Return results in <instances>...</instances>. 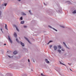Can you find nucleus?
Returning <instances> with one entry per match:
<instances>
[{
    "label": "nucleus",
    "instance_id": "f257e3e1",
    "mask_svg": "<svg viewBox=\"0 0 76 76\" xmlns=\"http://www.w3.org/2000/svg\"><path fill=\"white\" fill-rule=\"evenodd\" d=\"M8 39H9V41L10 42H11V43H12V41L10 39V37H9V36H8Z\"/></svg>",
    "mask_w": 76,
    "mask_h": 76
},
{
    "label": "nucleus",
    "instance_id": "f03ea898",
    "mask_svg": "<svg viewBox=\"0 0 76 76\" xmlns=\"http://www.w3.org/2000/svg\"><path fill=\"white\" fill-rule=\"evenodd\" d=\"M20 42L21 45L22 47H24V46H25V45H24V43H22L21 42Z\"/></svg>",
    "mask_w": 76,
    "mask_h": 76
},
{
    "label": "nucleus",
    "instance_id": "7ed1b4c3",
    "mask_svg": "<svg viewBox=\"0 0 76 76\" xmlns=\"http://www.w3.org/2000/svg\"><path fill=\"white\" fill-rule=\"evenodd\" d=\"M24 38H25V39H26V40H27V41H28V42H29V43H30V42H29V40H28V39L26 37H24Z\"/></svg>",
    "mask_w": 76,
    "mask_h": 76
},
{
    "label": "nucleus",
    "instance_id": "20e7f679",
    "mask_svg": "<svg viewBox=\"0 0 76 76\" xmlns=\"http://www.w3.org/2000/svg\"><path fill=\"white\" fill-rule=\"evenodd\" d=\"M14 35L15 37V38H16L17 37V34H16L15 33H14Z\"/></svg>",
    "mask_w": 76,
    "mask_h": 76
},
{
    "label": "nucleus",
    "instance_id": "39448f33",
    "mask_svg": "<svg viewBox=\"0 0 76 76\" xmlns=\"http://www.w3.org/2000/svg\"><path fill=\"white\" fill-rule=\"evenodd\" d=\"M5 27L6 29L7 30H8V29H7V24H5Z\"/></svg>",
    "mask_w": 76,
    "mask_h": 76
},
{
    "label": "nucleus",
    "instance_id": "423d86ee",
    "mask_svg": "<svg viewBox=\"0 0 76 76\" xmlns=\"http://www.w3.org/2000/svg\"><path fill=\"white\" fill-rule=\"evenodd\" d=\"M54 48L55 50H56L57 49V48L56 47V46H54Z\"/></svg>",
    "mask_w": 76,
    "mask_h": 76
},
{
    "label": "nucleus",
    "instance_id": "0eeeda50",
    "mask_svg": "<svg viewBox=\"0 0 76 76\" xmlns=\"http://www.w3.org/2000/svg\"><path fill=\"white\" fill-rule=\"evenodd\" d=\"M14 26H15V27L16 28V29L17 30V31H19V29H18V28L16 27V25H14Z\"/></svg>",
    "mask_w": 76,
    "mask_h": 76
},
{
    "label": "nucleus",
    "instance_id": "6e6552de",
    "mask_svg": "<svg viewBox=\"0 0 76 76\" xmlns=\"http://www.w3.org/2000/svg\"><path fill=\"white\" fill-rule=\"evenodd\" d=\"M63 44H64V46H65V47H66V48H67V45H66V44L65 43H64V42H63Z\"/></svg>",
    "mask_w": 76,
    "mask_h": 76
},
{
    "label": "nucleus",
    "instance_id": "1a4fd4ad",
    "mask_svg": "<svg viewBox=\"0 0 76 76\" xmlns=\"http://www.w3.org/2000/svg\"><path fill=\"white\" fill-rule=\"evenodd\" d=\"M14 54H16L18 53V52L16 51H15L13 53Z\"/></svg>",
    "mask_w": 76,
    "mask_h": 76
},
{
    "label": "nucleus",
    "instance_id": "9d476101",
    "mask_svg": "<svg viewBox=\"0 0 76 76\" xmlns=\"http://www.w3.org/2000/svg\"><path fill=\"white\" fill-rule=\"evenodd\" d=\"M72 13L73 14H75V13H76V10H74L73 12Z\"/></svg>",
    "mask_w": 76,
    "mask_h": 76
},
{
    "label": "nucleus",
    "instance_id": "9b49d317",
    "mask_svg": "<svg viewBox=\"0 0 76 76\" xmlns=\"http://www.w3.org/2000/svg\"><path fill=\"white\" fill-rule=\"evenodd\" d=\"M21 24H23L24 23V21H22L21 22Z\"/></svg>",
    "mask_w": 76,
    "mask_h": 76
},
{
    "label": "nucleus",
    "instance_id": "f8f14e48",
    "mask_svg": "<svg viewBox=\"0 0 76 76\" xmlns=\"http://www.w3.org/2000/svg\"><path fill=\"white\" fill-rule=\"evenodd\" d=\"M58 48H59V49H61V46H58Z\"/></svg>",
    "mask_w": 76,
    "mask_h": 76
},
{
    "label": "nucleus",
    "instance_id": "ddd939ff",
    "mask_svg": "<svg viewBox=\"0 0 76 76\" xmlns=\"http://www.w3.org/2000/svg\"><path fill=\"white\" fill-rule=\"evenodd\" d=\"M53 42V41H50L49 42H48V43H47V44H49V43H50V42Z\"/></svg>",
    "mask_w": 76,
    "mask_h": 76
},
{
    "label": "nucleus",
    "instance_id": "4468645a",
    "mask_svg": "<svg viewBox=\"0 0 76 76\" xmlns=\"http://www.w3.org/2000/svg\"><path fill=\"white\" fill-rule=\"evenodd\" d=\"M22 15H26V14H25L24 13H22Z\"/></svg>",
    "mask_w": 76,
    "mask_h": 76
},
{
    "label": "nucleus",
    "instance_id": "2eb2a0df",
    "mask_svg": "<svg viewBox=\"0 0 76 76\" xmlns=\"http://www.w3.org/2000/svg\"><path fill=\"white\" fill-rule=\"evenodd\" d=\"M58 52H59V53H60L61 52V50H58Z\"/></svg>",
    "mask_w": 76,
    "mask_h": 76
},
{
    "label": "nucleus",
    "instance_id": "dca6fc26",
    "mask_svg": "<svg viewBox=\"0 0 76 76\" xmlns=\"http://www.w3.org/2000/svg\"><path fill=\"white\" fill-rule=\"evenodd\" d=\"M16 41H17L18 42H19V40H18V39H16Z\"/></svg>",
    "mask_w": 76,
    "mask_h": 76
},
{
    "label": "nucleus",
    "instance_id": "f3484780",
    "mask_svg": "<svg viewBox=\"0 0 76 76\" xmlns=\"http://www.w3.org/2000/svg\"><path fill=\"white\" fill-rule=\"evenodd\" d=\"M60 62V64H63V65H64V64L62 63H61V62Z\"/></svg>",
    "mask_w": 76,
    "mask_h": 76
},
{
    "label": "nucleus",
    "instance_id": "a211bd4d",
    "mask_svg": "<svg viewBox=\"0 0 76 76\" xmlns=\"http://www.w3.org/2000/svg\"><path fill=\"white\" fill-rule=\"evenodd\" d=\"M41 75L42 76H45V75H44L43 73H41Z\"/></svg>",
    "mask_w": 76,
    "mask_h": 76
},
{
    "label": "nucleus",
    "instance_id": "6ab92c4d",
    "mask_svg": "<svg viewBox=\"0 0 76 76\" xmlns=\"http://www.w3.org/2000/svg\"><path fill=\"white\" fill-rule=\"evenodd\" d=\"M4 6H7V3L4 4Z\"/></svg>",
    "mask_w": 76,
    "mask_h": 76
},
{
    "label": "nucleus",
    "instance_id": "aec40b11",
    "mask_svg": "<svg viewBox=\"0 0 76 76\" xmlns=\"http://www.w3.org/2000/svg\"><path fill=\"white\" fill-rule=\"evenodd\" d=\"M48 27L49 28H52V27H51V26H48Z\"/></svg>",
    "mask_w": 76,
    "mask_h": 76
},
{
    "label": "nucleus",
    "instance_id": "412c9836",
    "mask_svg": "<svg viewBox=\"0 0 76 76\" xmlns=\"http://www.w3.org/2000/svg\"><path fill=\"white\" fill-rule=\"evenodd\" d=\"M53 29H54V30H55V31H57V30L56 29H55V28H53Z\"/></svg>",
    "mask_w": 76,
    "mask_h": 76
},
{
    "label": "nucleus",
    "instance_id": "4be33fe9",
    "mask_svg": "<svg viewBox=\"0 0 76 76\" xmlns=\"http://www.w3.org/2000/svg\"><path fill=\"white\" fill-rule=\"evenodd\" d=\"M20 19L21 20H22V19H23V18H22V17H21L20 18Z\"/></svg>",
    "mask_w": 76,
    "mask_h": 76
},
{
    "label": "nucleus",
    "instance_id": "5701e85b",
    "mask_svg": "<svg viewBox=\"0 0 76 76\" xmlns=\"http://www.w3.org/2000/svg\"><path fill=\"white\" fill-rule=\"evenodd\" d=\"M49 47H50V48H51V47H52V45H50L49 46Z\"/></svg>",
    "mask_w": 76,
    "mask_h": 76
},
{
    "label": "nucleus",
    "instance_id": "b1692460",
    "mask_svg": "<svg viewBox=\"0 0 76 76\" xmlns=\"http://www.w3.org/2000/svg\"><path fill=\"white\" fill-rule=\"evenodd\" d=\"M45 61H46V62H47V61H48V59H45Z\"/></svg>",
    "mask_w": 76,
    "mask_h": 76
},
{
    "label": "nucleus",
    "instance_id": "393cba45",
    "mask_svg": "<svg viewBox=\"0 0 76 76\" xmlns=\"http://www.w3.org/2000/svg\"><path fill=\"white\" fill-rule=\"evenodd\" d=\"M46 62H47V63H50V62L49 61H47Z\"/></svg>",
    "mask_w": 76,
    "mask_h": 76
},
{
    "label": "nucleus",
    "instance_id": "a878e982",
    "mask_svg": "<svg viewBox=\"0 0 76 76\" xmlns=\"http://www.w3.org/2000/svg\"><path fill=\"white\" fill-rule=\"evenodd\" d=\"M29 12L30 13L31 15H32V14L31 13V11L29 10Z\"/></svg>",
    "mask_w": 76,
    "mask_h": 76
},
{
    "label": "nucleus",
    "instance_id": "bb28decb",
    "mask_svg": "<svg viewBox=\"0 0 76 76\" xmlns=\"http://www.w3.org/2000/svg\"><path fill=\"white\" fill-rule=\"evenodd\" d=\"M24 28H27V26H24Z\"/></svg>",
    "mask_w": 76,
    "mask_h": 76
},
{
    "label": "nucleus",
    "instance_id": "cd10ccee",
    "mask_svg": "<svg viewBox=\"0 0 76 76\" xmlns=\"http://www.w3.org/2000/svg\"><path fill=\"white\" fill-rule=\"evenodd\" d=\"M68 64H69V66H70V65H71V64H70V63H68Z\"/></svg>",
    "mask_w": 76,
    "mask_h": 76
},
{
    "label": "nucleus",
    "instance_id": "c85d7f7f",
    "mask_svg": "<svg viewBox=\"0 0 76 76\" xmlns=\"http://www.w3.org/2000/svg\"><path fill=\"white\" fill-rule=\"evenodd\" d=\"M1 31L2 32V33H3V31H2V29H1Z\"/></svg>",
    "mask_w": 76,
    "mask_h": 76
},
{
    "label": "nucleus",
    "instance_id": "c756f323",
    "mask_svg": "<svg viewBox=\"0 0 76 76\" xmlns=\"http://www.w3.org/2000/svg\"><path fill=\"white\" fill-rule=\"evenodd\" d=\"M61 28H64V26H61Z\"/></svg>",
    "mask_w": 76,
    "mask_h": 76
},
{
    "label": "nucleus",
    "instance_id": "7c9ffc66",
    "mask_svg": "<svg viewBox=\"0 0 76 76\" xmlns=\"http://www.w3.org/2000/svg\"><path fill=\"white\" fill-rule=\"evenodd\" d=\"M61 50H62V51H64V49H62Z\"/></svg>",
    "mask_w": 76,
    "mask_h": 76
},
{
    "label": "nucleus",
    "instance_id": "2f4dec72",
    "mask_svg": "<svg viewBox=\"0 0 76 76\" xmlns=\"http://www.w3.org/2000/svg\"><path fill=\"white\" fill-rule=\"evenodd\" d=\"M18 1H20V0H18Z\"/></svg>",
    "mask_w": 76,
    "mask_h": 76
},
{
    "label": "nucleus",
    "instance_id": "473e14b6",
    "mask_svg": "<svg viewBox=\"0 0 76 76\" xmlns=\"http://www.w3.org/2000/svg\"><path fill=\"white\" fill-rule=\"evenodd\" d=\"M4 45H6V43H5V44H4Z\"/></svg>",
    "mask_w": 76,
    "mask_h": 76
},
{
    "label": "nucleus",
    "instance_id": "72a5a7b5",
    "mask_svg": "<svg viewBox=\"0 0 76 76\" xmlns=\"http://www.w3.org/2000/svg\"><path fill=\"white\" fill-rule=\"evenodd\" d=\"M28 61L29 62V59H28Z\"/></svg>",
    "mask_w": 76,
    "mask_h": 76
},
{
    "label": "nucleus",
    "instance_id": "f704fd0d",
    "mask_svg": "<svg viewBox=\"0 0 76 76\" xmlns=\"http://www.w3.org/2000/svg\"><path fill=\"white\" fill-rule=\"evenodd\" d=\"M70 70H71V71H72V70L71 69H70Z\"/></svg>",
    "mask_w": 76,
    "mask_h": 76
},
{
    "label": "nucleus",
    "instance_id": "c9c22d12",
    "mask_svg": "<svg viewBox=\"0 0 76 76\" xmlns=\"http://www.w3.org/2000/svg\"><path fill=\"white\" fill-rule=\"evenodd\" d=\"M1 11H0V15H1Z\"/></svg>",
    "mask_w": 76,
    "mask_h": 76
},
{
    "label": "nucleus",
    "instance_id": "e433bc0d",
    "mask_svg": "<svg viewBox=\"0 0 76 76\" xmlns=\"http://www.w3.org/2000/svg\"><path fill=\"white\" fill-rule=\"evenodd\" d=\"M45 4V5L46 6L47 5L45 4Z\"/></svg>",
    "mask_w": 76,
    "mask_h": 76
},
{
    "label": "nucleus",
    "instance_id": "4c0bfd02",
    "mask_svg": "<svg viewBox=\"0 0 76 76\" xmlns=\"http://www.w3.org/2000/svg\"><path fill=\"white\" fill-rule=\"evenodd\" d=\"M9 57H10V56H9Z\"/></svg>",
    "mask_w": 76,
    "mask_h": 76
},
{
    "label": "nucleus",
    "instance_id": "58836bf2",
    "mask_svg": "<svg viewBox=\"0 0 76 76\" xmlns=\"http://www.w3.org/2000/svg\"><path fill=\"white\" fill-rule=\"evenodd\" d=\"M34 61V62H35V61Z\"/></svg>",
    "mask_w": 76,
    "mask_h": 76
}]
</instances>
